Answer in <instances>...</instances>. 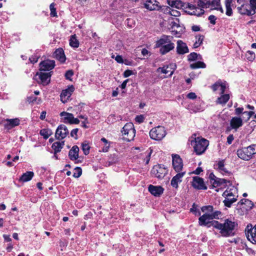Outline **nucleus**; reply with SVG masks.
Segmentation results:
<instances>
[{
  "label": "nucleus",
  "mask_w": 256,
  "mask_h": 256,
  "mask_svg": "<svg viewBox=\"0 0 256 256\" xmlns=\"http://www.w3.org/2000/svg\"><path fill=\"white\" fill-rule=\"evenodd\" d=\"M201 211L204 213L200 216L198 220L200 224H222L218 221L214 220L220 218L222 214L219 210H214V207L212 206H204L201 208ZM222 224H238L237 222L232 216H230L224 220Z\"/></svg>",
  "instance_id": "obj_1"
},
{
  "label": "nucleus",
  "mask_w": 256,
  "mask_h": 256,
  "mask_svg": "<svg viewBox=\"0 0 256 256\" xmlns=\"http://www.w3.org/2000/svg\"><path fill=\"white\" fill-rule=\"evenodd\" d=\"M210 6V0H198L197 6L187 3L186 8V12L190 15H194L200 16L204 12V8Z\"/></svg>",
  "instance_id": "obj_2"
},
{
  "label": "nucleus",
  "mask_w": 256,
  "mask_h": 256,
  "mask_svg": "<svg viewBox=\"0 0 256 256\" xmlns=\"http://www.w3.org/2000/svg\"><path fill=\"white\" fill-rule=\"evenodd\" d=\"M173 37L170 36L162 35L156 41V46L160 48V52L164 55L174 48V44L172 42Z\"/></svg>",
  "instance_id": "obj_3"
},
{
  "label": "nucleus",
  "mask_w": 256,
  "mask_h": 256,
  "mask_svg": "<svg viewBox=\"0 0 256 256\" xmlns=\"http://www.w3.org/2000/svg\"><path fill=\"white\" fill-rule=\"evenodd\" d=\"M255 154H256V144H252L237 150L238 156L245 160H250Z\"/></svg>",
  "instance_id": "obj_4"
},
{
  "label": "nucleus",
  "mask_w": 256,
  "mask_h": 256,
  "mask_svg": "<svg viewBox=\"0 0 256 256\" xmlns=\"http://www.w3.org/2000/svg\"><path fill=\"white\" fill-rule=\"evenodd\" d=\"M238 12L244 16H252L256 14V0H249L242 7H237Z\"/></svg>",
  "instance_id": "obj_5"
},
{
  "label": "nucleus",
  "mask_w": 256,
  "mask_h": 256,
  "mask_svg": "<svg viewBox=\"0 0 256 256\" xmlns=\"http://www.w3.org/2000/svg\"><path fill=\"white\" fill-rule=\"evenodd\" d=\"M222 236L228 237L233 236L236 234V225H213Z\"/></svg>",
  "instance_id": "obj_6"
},
{
  "label": "nucleus",
  "mask_w": 256,
  "mask_h": 256,
  "mask_svg": "<svg viewBox=\"0 0 256 256\" xmlns=\"http://www.w3.org/2000/svg\"><path fill=\"white\" fill-rule=\"evenodd\" d=\"M194 143V148L197 154H203L209 144L208 140L200 137L195 138Z\"/></svg>",
  "instance_id": "obj_7"
},
{
  "label": "nucleus",
  "mask_w": 256,
  "mask_h": 256,
  "mask_svg": "<svg viewBox=\"0 0 256 256\" xmlns=\"http://www.w3.org/2000/svg\"><path fill=\"white\" fill-rule=\"evenodd\" d=\"M124 138L128 142L132 140L135 136V130L132 122L126 123L122 130Z\"/></svg>",
  "instance_id": "obj_8"
},
{
  "label": "nucleus",
  "mask_w": 256,
  "mask_h": 256,
  "mask_svg": "<svg viewBox=\"0 0 256 256\" xmlns=\"http://www.w3.org/2000/svg\"><path fill=\"white\" fill-rule=\"evenodd\" d=\"M209 178L212 188L220 186V188H222L228 185L231 184L230 181L224 178H218L213 173L210 174Z\"/></svg>",
  "instance_id": "obj_9"
},
{
  "label": "nucleus",
  "mask_w": 256,
  "mask_h": 256,
  "mask_svg": "<svg viewBox=\"0 0 256 256\" xmlns=\"http://www.w3.org/2000/svg\"><path fill=\"white\" fill-rule=\"evenodd\" d=\"M149 134L151 138L160 140L166 136V130L164 126H158L152 128Z\"/></svg>",
  "instance_id": "obj_10"
},
{
  "label": "nucleus",
  "mask_w": 256,
  "mask_h": 256,
  "mask_svg": "<svg viewBox=\"0 0 256 256\" xmlns=\"http://www.w3.org/2000/svg\"><path fill=\"white\" fill-rule=\"evenodd\" d=\"M168 171L167 168L164 165L158 164L152 168L151 172L153 176L162 179L168 174Z\"/></svg>",
  "instance_id": "obj_11"
},
{
  "label": "nucleus",
  "mask_w": 256,
  "mask_h": 256,
  "mask_svg": "<svg viewBox=\"0 0 256 256\" xmlns=\"http://www.w3.org/2000/svg\"><path fill=\"white\" fill-rule=\"evenodd\" d=\"M245 233L248 240L254 244H256V225H247Z\"/></svg>",
  "instance_id": "obj_12"
},
{
  "label": "nucleus",
  "mask_w": 256,
  "mask_h": 256,
  "mask_svg": "<svg viewBox=\"0 0 256 256\" xmlns=\"http://www.w3.org/2000/svg\"><path fill=\"white\" fill-rule=\"evenodd\" d=\"M50 72H40V73L36 74L35 76V79L38 83H40L44 86H46L50 83Z\"/></svg>",
  "instance_id": "obj_13"
},
{
  "label": "nucleus",
  "mask_w": 256,
  "mask_h": 256,
  "mask_svg": "<svg viewBox=\"0 0 256 256\" xmlns=\"http://www.w3.org/2000/svg\"><path fill=\"white\" fill-rule=\"evenodd\" d=\"M253 206V202L251 200L246 198L241 200L237 204L238 208H240L244 213L251 210Z\"/></svg>",
  "instance_id": "obj_14"
},
{
  "label": "nucleus",
  "mask_w": 256,
  "mask_h": 256,
  "mask_svg": "<svg viewBox=\"0 0 256 256\" xmlns=\"http://www.w3.org/2000/svg\"><path fill=\"white\" fill-rule=\"evenodd\" d=\"M172 158L174 169L176 172H180L183 168L182 159L178 154H172Z\"/></svg>",
  "instance_id": "obj_15"
},
{
  "label": "nucleus",
  "mask_w": 256,
  "mask_h": 256,
  "mask_svg": "<svg viewBox=\"0 0 256 256\" xmlns=\"http://www.w3.org/2000/svg\"><path fill=\"white\" fill-rule=\"evenodd\" d=\"M68 133L67 127L64 124H60L56 130L55 137L58 140H62L65 138Z\"/></svg>",
  "instance_id": "obj_16"
},
{
  "label": "nucleus",
  "mask_w": 256,
  "mask_h": 256,
  "mask_svg": "<svg viewBox=\"0 0 256 256\" xmlns=\"http://www.w3.org/2000/svg\"><path fill=\"white\" fill-rule=\"evenodd\" d=\"M144 6L150 11L158 10L160 8L159 2L156 0H144Z\"/></svg>",
  "instance_id": "obj_17"
},
{
  "label": "nucleus",
  "mask_w": 256,
  "mask_h": 256,
  "mask_svg": "<svg viewBox=\"0 0 256 256\" xmlns=\"http://www.w3.org/2000/svg\"><path fill=\"white\" fill-rule=\"evenodd\" d=\"M54 66V60H46L40 64V70L41 71H49L53 69Z\"/></svg>",
  "instance_id": "obj_18"
},
{
  "label": "nucleus",
  "mask_w": 256,
  "mask_h": 256,
  "mask_svg": "<svg viewBox=\"0 0 256 256\" xmlns=\"http://www.w3.org/2000/svg\"><path fill=\"white\" fill-rule=\"evenodd\" d=\"M74 90V88L73 86H70L64 90H62L60 94V100L63 103H66L68 102L69 98L70 97L72 93Z\"/></svg>",
  "instance_id": "obj_19"
},
{
  "label": "nucleus",
  "mask_w": 256,
  "mask_h": 256,
  "mask_svg": "<svg viewBox=\"0 0 256 256\" xmlns=\"http://www.w3.org/2000/svg\"><path fill=\"white\" fill-rule=\"evenodd\" d=\"M192 186L198 190H206L207 187L206 186L204 180L198 176H194L192 184Z\"/></svg>",
  "instance_id": "obj_20"
},
{
  "label": "nucleus",
  "mask_w": 256,
  "mask_h": 256,
  "mask_svg": "<svg viewBox=\"0 0 256 256\" xmlns=\"http://www.w3.org/2000/svg\"><path fill=\"white\" fill-rule=\"evenodd\" d=\"M185 174V172H178V174L172 178L170 182L171 186L175 188H178V184L182 182V178Z\"/></svg>",
  "instance_id": "obj_21"
},
{
  "label": "nucleus",
  "mask_w": 256,
  "mask_h": 256,
  "mask_svg": "<svg viewBox=\"0 0 256 256\" xmlns=\"http://www.w3.org/2000/svg\"><path fill=\"white\" fill-rule=\"evenodd\" d=\"M150 192L155 196H160L163 192L164 189L161 186H155L150 184L148 187Z\"/></svg>",
  "instance_id": "obj_22"
},
{
  "label": "nucleus",
  "mask_w": 256,
  "mask_h": 256,
  "mask_svg": "<svg viewBox=\"0 0 256 256\" xmlns=\"http://www.w3.org/2000/svg\"><path fill=\"white\" fill-rule=\"evenodd\" d=\"M176 52L179 54H184L188 52V48L186 44L182 40L177 41Z\"/></svg>",
  "instance_id": "obj_23"
},
{
  "label": "nucleus",
  "mask_w": 256,
  "mask_h": 256,
  "mask_svg": "<svg viewBox=\"0 0 256 256\" xmlns=\"http://www.w3.org/2000/svg\"><path fill=\"white\" fill-rule=\"evenodd\" d=\"M243 124L242 120L240 117H233L230 122V125L232 128L236 130Z\"/></svg>",
  "instance_id": "obj_24"
},
{
  "label": "nucleus",
  "mask_w": 256,
  "mask_h": 256,
  "mask_svg": "<svg viewBox=\"0 0 256 256\" xmlns=\"http://www.w3.org/2000/svg\"><path fill=\"white\" fill-rule=\"evenodd\" d=\"M186 108L190 113H196L203 110L201 105L196 103H190Z\"/></svg>",
  "instance_id": "obj_25"
},
{
  "label": "nucleus",
  "mask_w": 256,
  "mask_h": 256,
  "mask_svg": "<svg viewBox=\"0 0 256 256\" xmlns=\"http://www.w3.org/2000/svg\"><path fill=\"white\" fill-rule=\"evenodd\" d=\"M79 148L77 146H74L70 150L68 153L70 158L72 160H76L78 158Z\"/></svg>",
  "instance_id": "obj_26"
},
{
  "label": "nucleus",
  "mask_w": 256,
  "mask_h": 256,
  "mask_svg": "<svg viewBox=\"0 0 256 256\" xmlns=\"http://www.w3.org/2000/svg\"><path fill=\"white\" fill-rule=\"evenodd\" d=\"M54 56L56 58L62 62H64L66 60V57L62 48L56 49L54 52Z\"/></svg>",
  "instance_id": "obj_27"
},
{
  "label": "nucleus",
  "mask_w": 256,
  "mask_h": 256,
  "mask_svg": "<svg viewBox=\"0 0 256 256\" xmlns=\"http://www.w3.org/2000/svg\"><path fill=\"white\" fill-rule=\"evenodd\" d=\"M34 176V173L33 172L28 171L22 175L19 180L22 182H27L30 180Z\"/></svg>",
  "instance_id": "obj_28"
},
{
  "label": "nucleus",
  "mask_w": 256,
  "mask_h": 256,
  "mask_svg": "<svg viewBox=\"0 0 256 256\" xmlns=\"http://www.w3.org/2000/svg\"><path fill=\"white\" fill-rule=\"evenodd\" d=\"M60 116L62 117L63 122L64 123L71 124L74 115L72 114L66 112H61L60 114Z\"/></svg>",
  "instance_id": "obj_29"
},
{
  "label": "nucleus",
  "mask_w": 256,
  "mask_h": 256,
  "mask_svg": "<svg viewBox=\"0 0 256 256\" xmlns=\"http://www.w3.org/2000/svg\"><path fill=\"white\" fill-rule=\"evenodd\" d=\"M64 145V141L56 142H54L52 146V148L54 150V154H56L57 153L60 152Z\"/></svg>",
  "instance_id": "obj_30"
},
{
  "label": "nucleus",
  "mask_w": 256,
  "mask_h": 256,
  "mask_svg": "<svg viewBox=\"0 0 256 256\" xmlns=\"http://www.w3.org/2000/svg\"><path fill=\"white\" fill-rule=\"evenodd\" d=\"M215 168L218 170L222 174H226L228 172V171L224 168V160H221L218 161L215 165Z\"/></svg>",
  "instance_id": "obj_31"
},
{
  "label": "nucleus",
  "mask_w": 256,
  "mask_h": 256,
  "mask_svg": "<svg viewBox=\"0 0 256 256\" xmlns=\"http://www.w3.org/2000/svg\"><path fill=\"white\" fill-rule=\"evenodd\" d=\"M221 96L216 100L217 104L224 105L230 99L229 94H220Z\"/></svg>",
  "instance_id": "obj_32"
},
{
  "label": "nucleus",
  "mask_w": 256,
  "mask_h": 256,
  "mask_svg": "<svg viewBox=\"0 0 256 256\" xmlns=\"http://www.w3.org/2000/svg\"><path fill=\"white\" fill-rule=\"evenodd\" d=\"M232 0H225V6L226 8V16H230L232 15Z\"/></svg>",
  "instance_id": "obj_33"
},
{
  "label": "nucleus",
  "mask_w": 256,
  "mask_h": 256,
  "mask_svg": "<svg viewBox=\"0 0 256 256\" xmlns=\"http://www.w3.org/2000/svg\"><path fill=\"white\" fill-rule=\"evenodd\" d=\"M210 6H211L212 7H214V9L220 10L222 13H224V10L220 5V0H213L211 2L210 1Z\"/></svg>",
  "instance_id": "obj_34"
},
{
  "label": "nucleus",
  "mask_w": 256,
  "mask_h": 256,
  "mask_svg": "<svg viewBox=\"0 0 256 256\" xmlns=\"http://www.w3.org/2000/svg\"><path fill=\"white\" fill-rule=\"evenodd\" d=\"M161 72L162 73L168 74L169 76H172L174 74V70L169 66H164L163 68H158V71Z\"/></svg>",
  "instance_id": "obj_35"
},
{
  "label": "nucleus",
  "mask_w": 256,
  "mask_h": 256,
  "mask_svg": "<svg viewBox=\"0 0 256 256\" xmlns=\"http://www.w3.org/2000/svg\"><path fill=\"white\" fill-rule=\"evenodd\" d=\"M100 140L104 144V146L102 148V150H100V152H108L109 150L111 142H108L104 138H102Z\"/></svg>",
  "instance_id": "obj_36"
},
{
  "label": "nucleus",
  "mask_w": 256,
  "mask_h": 256,
  "mask_svg": "<svg viewBox=\"0 0 256 256\" xmlns=\"http://www.w3.org/2000/svg\"><path fill=\"white\" fill-rule=\"evenodd\" d=\"M40 134L42 136H43L44 139L46 140L52 134V132L50 129L44 128L40 130Z\"/></svg>",
  "instance_id": "obj_37"
},
{
  "label": "nucleus",
  "mask_w": 256,
  "mask_h": 256,
  "mask_svg": "<svg viewBox=\"0 0 256 256\" xmlns=\"http://www.w3.org/2000/svg\"><path fill=\"white\" fill-rule=\"evenodd\" d=\"M195 38L196 41L193 46L194 48H197L202 44L204 39V36L203 35L198 34L196 36Z\"/></svg>",
  "instance_id": "obj_38"
},
{
  "label": "nucleus",
  "mask_w": 256,
  "mask_h": 256,
  "mask_svg": "<svg viewBox=\"0 0 256 256\" xmlns=\"http://www.w3.org/2000/svg\"><path fill=\"white\" fill-rule=\"evenodd\" d=\"M236 191V189L234 186H232V188L230 190H225L222 196L226 197H235L234 192Z\"/></svg>",
  "instance_id": "obj_39"
},
{
  "label": "nucleus",
  "mask_w": 256,
  "mask_h": 256,
  "mask_svg": "<svg viewBox=\"0 0 256 256\" xmlns=\"http://www.w3.org/2000/svg\"><path fill=\"white\" fill-rule=\"evenodd\" d=\"M70 44L72 47L77 48L79 46V42L76 38V35H72L71 36L70 40Z\"/></svg>",
  "instance_id": "obj_40"
},
{
  "label": "nucleus",
  "mask_w": 256,
  "mask_h": 256,
  "mask_svg": "<svg viewBox=\"0 0 256 256\" xmlns=\"http://www.w3.org/2000/svg\"><path fill=\"white\" fill-rule=\"evenodd\" d=\"M6 122L7 125L12 128L17 126L20 124V120L17 118L14 119H7Z\"/></svg>",
  "instance_id": "obj_41"
},
{
  "label": "nucleus",
  "mask_w": 256,
  "mask_h": 256,
  "mask_svg": "<svg viewBox=\"0 0 256 256\" xmlns=\"http://www.w3.org/2000/svg\"><path fill=\"white\" fill-rule=\"evenodd\" d=\"M190 67L192 69H196L198 68H205L206 67V65L204 62L198 61L194 64H190Z\"/></svg>",
  "instance_id": "obj_42"
},
{
  "label": "nucleus",
  "mask_w": 256,
  "mask_h": 256,
  "mask_svg": "<svg viewBox=\"0 0 256 256\" xmlns=\"http://www.w3.org/2000/svg\"><path fill=\"white\" fill-rule=\"evenodd\" d=\"M224 197L226 198L223 202L224 206L228 208L230 207L232 204L236 200V198L235 197H233L232 199H230L229 197Z\"/></svg>",
  "instance_id": "obj_43"
},
{
  "label": "nucleus",
  "mask_w": 256,
  "mask_h": 256,
  "mask_svg": "<svg viewBox=\"0 0 256 256\" xmlns=\"http://www.w3.org/2000/svg\"><path fill=\"white\" fill-rule=\"evenodd\" d=\"M166 12L167 13L169 14L172 16L176 17L178 16L180 14V13L179 11L169 7L166 8Z\"/></svg>",
  "instance_id": "obj_44"
},
{
  "label": "nucleus",
  "mask_w": 256,
  "mask_h": 256,
  "mask_svg": "<svg viewBox=\"0 0 256 256\" xmlns=\"http://www.w3.org/2000/svg\"><path fill=\"white\" fill-rule=\"evenodd\" d=\"M201 56L196 52H192L188 56V61H194L197 59H200Z\"/></svg>",
  "instance_id": "obj_45"
},
{
  "label": "nucleus",
  "mask_w": 256,
  "mask_h": 256,
  "mask_svg": "<svg viewBox=\"0 0 256 256\" xmlns=\"http://www.w3.org/2000/svg\"><path fill=\"white\" fill-rule=\"evenodd\" d=\"M82 148L85 155H88L90 153V146L86 142L82 144Z\"/></svg>",
  "instance_id": "obj_46"
},
{
  "label": "nucleus",
  "mask_w": 256,
  "mask_h": 256,
  "mask_svg": "<svg viewBox=\"0 0 256 256\" xmlns=\"http://www.w3.org/2000/svg\"><path fill=\"white\" fill-rule=\"evenodd\" d=\"M186 4H187L184 3L180 0H176L174 8H175L178 9L184 8L186 10Z\"/></svg>",
  "instance_id": "obj_47"
},
{
  "label": "nucleus",
  "mask_w": 256,
  "mask_h": 256,
  "mask_svg": "<svg viewBox=\"0 0 256 256\" xmlns=\"http://www.w3.org/2000/svg\"><path fill=\"white\" fill-rule=\"evenodd\" d=\"M190 212L196 216H200L201 215L200 211L197 208V206L195 204H192V207L190 209Z\"/></svg>",
  "instance_id": "obj_48"
},
{
  "label": "nucleus",
  "mask_w": 256,
  "mask_h": 256,
  "mask_svg": "<svg viewBox=\"0 0 256 256\" xmlns=\"http://www.w3.org/2000/svg\"><path fill=\"white\" fill-rule=\"evenodd\" d=\"M82 174V170L80 167H76L74 168L73 176L76 178H79Z\"/></svg>",
  "instance_id": "obj_49"
},
{
  "label": "nucleus",
  "mask_w": 256,
  "mask_h": 256,
  "mask_svg": "<svg viewBox=\"0 0 256 256\" xmlns=\"http://www.w3.org/2000/svg\"><path fill=\"white\" fill-rule=\"evenodd\" d=\"M55 4L53 2L52 3L50 6V16L52 17L56 16L57 14L56 12V9L54 8Z\"/></svg>",
  "instance_id": "obj_50"
},
{
  "label": "nucleus",
  "mask_w": 256,
  "mask_h": 256,
  "mask_svg": "<svg viewBox=\"0 0 256 256\" xmlns=\"http://www.w3.org/2000/svg\"><path fill=\"white\" fill-rule=\"evenodd\" d=\"M246 56L248 60L252 61L255 58V54L253 52L249 50L247 52Z\"/></svg>",
  "instance_id": "obj_51"
},
{
  "label": "nucleus",
  "mask_w": 256,
  "mask_h": 256,
  "mask_svg": "<svg viewBox=\"0 0 256 256\" xmlns=\"http://www.w3.org/2000/svg\"><path fill=\"white\" fill-rule=\"evenodd\" d=\"M220 83L221 82L218 81L212 86L211 88L214 92H216L218 90L220 89Z\"/></svg>",
  "instance_id": "obj_52"
},
{
  "label": "nucleus",
  "mask_w": 256,
  "mask_h": 256,
  "mask_svg": "<svg viewBox=\"0 0 256 256\" xmlns=\"http://www.w3.org/2000/svg\"><path fill=\"white\" fill-rule=\"evenodd\" d=\"M116 118L114 114H110L107 118L106 122L108 124H112L116 122Z\"/></svg>",
  "instance_id": "obj_53"
},
{
  "label": "nucleus",
  "mask_w": 256,
  "mask_h": 256,
  "mask_svg": "<svg viewBox=\"0 0 256 256\" xmlns=\"http://www.w3.org/2000/svg\"><path fill=\"white\" fill-rule=\"evenodd\" d=\"M144 120V115L140 114L139 116H137L135 118V120L138 124L142 123Z\"/></svg>",
  "instance_id": "obj_54"
},
{
  "label": "nucleus",
  "mask_w": 256,
  "mask_h": 256,
  "mask_svg": "<svg viewBox=\"0 0 256 256\" xmlns=\"http://www.w3.org/2000/svg\"><path fill=\"white\" fill-rule=\"evenodd\" d=\"M74 75V72L72 70H68L65 74L66 78L70 80V78Z\"/></svg>",
  "instance_id": "obj_55"
},
{
  "label": "nucleus",
  "mask_w": 256,
  "mask_h": 256,
  "mask_svg": "<svg viewBox=\"0 0 256 256\" xmlns=\"http://www.w3.org/2000/svg\"><path fill=\"white\" fill-rule=\"evenodd\" d=\"M226 82H222L220 83V94H224V92L226 89Z\"/></svg>",
  "instance_id": "obj_56"
},
{
  "label": "nucleus",
  "mask_w": 256,
  "mask_h": 256,
  "mask_svg": "<svg viewBox=\"0 0 256 256\" xmlns=\"http://www.w3.org/2000/svg\"><path fill=\"white\" fill-rule=\"evenodd\" d=\"M78 131V128H74L70 132V136L74 138H77V134Z\"/></svg>",
  "instance_id": "obj_57"
},
{
  "label": "nucleus",
  "mask_w": 256,
  "mask_h": 256,
  "mask_svg": "<svg viewBox=\"0 0 256 256\" xmlns=\"http://www.w3.org/2000/svg\"><path fill=\"white\" fill-rule=\"evenodd\" d=\"M249 0H236L238 6L237 7H242L244 6Z\"/></svg>",
  "instance_id": "obj_58"
},
{
  "label": "nucleus",
  "mask_w": 256,
  "mask_h": 256,
  "mask_svg": "<svg viewBox=\"0 0 256 256\" xmlns=\"http://www.w3.org/2000/svg\"><path fill=\"white\" fill-rule=\"evenodd\" d=\"M208 20H210V22L212 24H216V18L214 15H210L208 18Z\"/></svg>",
  "instance_id": "obj_59"
},
{
  "label": "nucleus",
  "mask_w": 256,
  "mask_h": 256,
  "mask_svg": "<svg viewBox=\"0 0 256 256\" xmlns=\"http://www.w3.org/2000/svg\"><path fill=\"white\" fill-rule=\"evenodd\" d=\"M244 108L242 107L237 108L235 109V114L236 115H240L241 114H244Z\"/></svg>",
  "instance_id": "obj_60"
},
{
  "label": "nucleus",
  "mask_w": 256,
  "mask_h": 256,
  "mask_svg": "<svg viewBox=\"0 0 256 256\" xmlns=\"http://www.w3.org/2000/svg\"><path fill=\"white\" fill-rule=\"evenodd\" d=\"M152 153V150H150V151L147 154L146 158L144 160V161L145 162L146 164H148L150 162Z\"/></svg>",
  "instance_id": "obj_61"
},
{
  "label": "nucleus",
  "mask_w": 256,
  "mask_h": 256,
  "mask_svg": "<svg viewBox=\"0 0 256 256\" xmlns=\"http://www.w3.org/2000/svg\"><path fill=\"white\" fill-rule=\"evenodd\" d=\"M197 96L194 92H190L187 94V98L190 100H194L196 98Z\"/></svg>",
  "instance_id": "obj_62"
},
{
  "label": "nucleus",
  "mask_w": 256,
  "mask_h": 256,
  "mask_svg": "<svg viewBox=\"0 0 256 256\" xmlns=\"http://www.w3.org/2000/svg\"><path fill=\"white\" fill-rule=\"evenodd\" d=\"M38 57L36 56H32L29 58V60L30 62L34 64L38 62Z\"/></svg>",
  "instance_id": "obj_63"
},
{
  "label": "nucleus",
  "mask_w": 256,
  "mask_h": 256,
  "mask_svg": "<svg viewBox=\"0 0 256 256\" xmlns=\"http://www.w3.org/2000/svg\"><path fill=\"white\" fill-rule=\"evenodd\" d=\"M132 74V72L131 70H126L124 72L123 76L124 78H128Z\"/></svg>",
  "instance_id": "obj_64"
}]
</instances>
